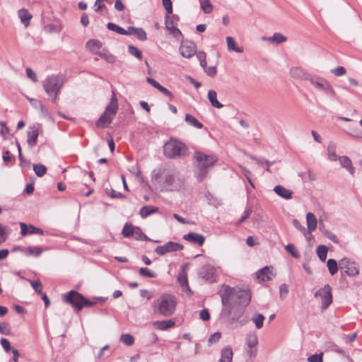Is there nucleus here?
<instances>
[{"instance_id":"nucleus-1","label":"nucleus","mask_w":362,"mask_h":362,"mask_svg":"<svg viewBox=\"0 0 362 362\" xmlns=\"http://www.w3.org/2000/svg\"><path fill=\"white\" fill-rule=\"evenodd\" d=\"M223 286L224 290L221 293L223 306L247 307L250 304L251 294L249 290L235 289L228 285H223Z\"/></svg>"},{"instance_id":"nucleus-2","label":"nucleus","mask_w":362,"mask_h":362,"mask_svg":"<svg viewBox=\"0 0 362 362\" xmlns=\"http://www.w3.org/2000/svg\"><path fill=\"white\" fill-rule=\"evenodd\" d=\"M194 165L195 166V177L201 182L208 175L209 170L218 162V158L214 155H208L201 151H195L193 156Z\"/></svg>"},{"instance_id":"nucleus-3","label":"nucleus","mask_w":362,"mask_h":362,"mask_svg":"<svg viewBox=\"0 0 362 362\" xmlns=\"http://www.w3.org/2000/svg\"><path fill=\"white\" fill-rule=\"evenodd\" d=\"M164 175V187L167 191L179 190L183 186L184 181L175 170H154L151 175V181L156 182L162 175Z\"/></svg>"},{"instance_id":"nucleus-4","label":"nucleus","mask_w":362,"mask_h":362,"mask_svg":"<svg viewBox=\"0 0 362 362\" xmlns=\"http://www.w3.org/2000/svg\"><path fill=\"white\" fill-rule=\"evenodd\" d=\"M176 297L169 293H163L154 302L153 311L164 317L171 316L175 311Z\"/></svg>"},{"instance_id":"nucleus-5","label":"nucleus","mask_w":362,"mask_h":362,"mask_svg":"<svg viewBox=\"0 0 362 362\" xmlns=\"http://www.w3.org/2000/svg\"><path fill=\"white\" fill-rule=\"evenodd\" d=\"M118 110V101L115 90H112L110 103L106 106L104 112L96 121L95 124L98 128L103 129L112 123Z\"/></svg>"},{"instance_id":"nucleus-6","label":"nucleus","mask_w":362,"mask_h":362,"mask_svg":"<svg viewBox=\"0 0 362 362\" xmlns=\"http://www.w3.org/2000/svg\"><path fill=\"white\" fill-rule=\"evenodd\" d=\"M187 146L177 139H171L163 146L164 155L170 159L185 158L187 155Z\"/></svg>"},{"instance_id":"nucleus-7","label":"nucleus","mask_w":362,"mask_h":362,"mask_svg":"<svg viewBox=\"0 0 362 362\" xmlns=\"http://www.w3.org/2000/svg\"><path fill=\"white\" fill-rule=\"evenodd\" d=\"M64 83V76L62 74L52 75L47 77L43 81V88L49 96L53 93H59Z\"/></svg>"},{"instance_id":"nucleus-8","label":"nucleus","mask_w":362,"mask_h":362,"mask_svg":"<svg viewBox=\"0 0 362 362\" xmlns=\"http://www.w3.org/2000/svg\"><path fill=\"white\" fill-rule=\"evenodd\" d=\"M341 272L349 276H356L359 274V269L355 262L351 261L348 257H344L339 262Z\"/></svg>"},{"instance_id":"nucleus-9","label":"nucleus","mask_w":362,"mask_h":362,"mask_svg":"<svg viewBox=\"0 0 362 362\" xmlns=\"http://www.w3.org/2000/svg\"><path fill=\"white\" fill-rule=\"evenodd\" d=\"M314 296H320L322 302L321 309H327L332 303V287L329 284L325 285L315 292Z\"/></svg>"},{"instance_id":"nucleus-10","label":"nucleus","mask_w":362,"mask_h":362,"mask_svg":"<svg viewBox=\"0 0 362 362\" xmlns=\"http://www.w3.org/2000/svg\"><path fill=\"white\" fill-rule=\"evenodd\" d=\"M83 296L74 291L71 290L69 292H68L66 294L64 295L63 300L64 302L70 304L76 311H80L82 310V299L83 298Z\"/></svg>"},{"instance_id":"nucleus-11","label":"nucleus","mask_w":362,"mask_h":362,"mask_svg":"<svg viewBox=\"0 0 362 362\" xmlns=\"http://www.w3.org/2000/svg\"><path fill=\"white\" fill-rule=\"evenodd\" d=\"M245 306H224L222 314L226 317L230 322L238 321L244 314Z\"/></svg>"},{"instance_id":"nucleus-12","label":"nucleus","mask_w":362,"mask_h":362,"mask_svg":"<svg viewBox=\"0 0 362 362\" xmlns=\"http://www.w3.org/2000/svg\"><path fill=\"white\" fill-rule=\"evenodd\" d=\"M199 276L209 283L216 282L218 278L217 268L211 264L204 265L199 272Z\"/></svg>"},{"instance_id":"nucleus-13","label":"nucleus","mask_w":362,"mask_h":362,"mask_svg":"<svg viewBox=\"0 0 362 362\" xmlns=\"http://www.w3.org/2000/svg\"><path fill=\"white\" fill-rule=\"evenodd\" d=\"M184 246L176 242L169 241L163 245H160L156 247L155 252L158 255L163 256L167 253L176 252L183 250Z\"/></svg>"},{"instance_id":"nucleus-14","label":"nucleus","mask_w":362,"mask_h":362,"mask_svg":"<svg viewBox=\"0 0 362 362\" xmlns=\"http://www.w3.org/2000/svg\"><path fill=\"white\" fill-rule=\"evenodd\" d=\"M179 50L183 57L190 58L196 53V45L192 42L182 43Z\"/></svg>"},{"instance_id":"nucleus-15","label":"nucleus","mask_w":362,"mask_h":362,"mask_svg":"<svg viewBox=\"0 0 362 362\" xmlns=\"http://www.w3.org/2000/svg\"><path fill=\"white\" fill-rule=\"evenodd\" d=\"M274 276L272 267L266 266L256 272L257 278L262 281H270Z\"/></svg>"},{"instance_id":"nucleus-16","label":"nucleus","mask_w":362,"mask_h":362,"mask_svg":"<svg viewBox=\"0 0 362 362\" xmlns=\"http://www.w3.org/2000/svg\"><path fill=\"white\" fill-rule=\"evenodd\" d=\"M38 135H39L38 127L35 124L30 126L29 127V129L27 132V136H28L27 142H28V146L30 148H33L36 145Z\"/></svg>"},{"instance_id":"nucleus-17","label":"nucleus","mask_w":362,"mask_h":362,"mask_svg":"<svg viewBox=\"0 0 362 362\" xmlns=\"http://www.w3.org/2000/svg\"><path fill=\"white\" fill-rule=\"evenodd\" d=\"M310 82L312 85H313L317 89L322 90L323 92H326L327 90L329 83L325 78L320 76H315L310 78Z\"/></svg>"},{"instance_id":"nucleus-18","label":"nucleus","mask_w":362,"mask_h":362,"mask_svg":"<svg viewBox=\"0 0 362 362\" xmlns=\"http://www.w3.org/2000/svg\"><path fill=\"white\" fill-rule=\"evenodd\" d=\"M290 74L293 78L296 79L308 80L310 81V78H312L305 69L299 66L292 67L290 69Z\"/></svg>"},{"instance_id":"nucleus-19","label":"nucleus","mask_w":362,"mask_h":362,"mask_svg":"<svg viewBox=\"0 0 362 362\" xmlns=\"http://www.w3.org/2000/svg\"><path fill=\"white\" fill-rule=\"evenodd\" d=\"M183 238L188 242L197 244L199 246H202L205 241L204 235L194 232L185 235Z\"/></svg>"},{"instance_id":"nucleus-20","label":"nucleus","mask_w":362,"mask_h":362,"mask_svg":"<svg viewBox=\"0 0 362 362\" xmlns=\"http://www.w3.org/2000/svg\"><path fill=\"white\" fill-rule=\"evenodd\" d=\"M274 191L278 196L283 199H290L292 198L293 192L284 186L276 185L274 187Z\"/></svg>"},{"instance_id":"nucleus-21","label":"nucleus","mask_w":362,"mask_h":362,"mask_svg":"<svg viewBox=\"0 0 362 362\" xmlns=\"http://www.w3.org/2000/svg\"><path fill=\"white\" fill-rule=\"evenodd\" d=\"M233 356L232 347L226 346L221 350L220 362H232Z\"/></svg>"},{"instance_id":"nucleus-22","label":"nucleus","mask_w":362,"mask_h":362,"mask_svg":"<svg viewBox=\"0 0 362 362\" xmlns=\"http://www.w3.org/2000/svg\"><path fill=\"white\" fill-rule=\"evenodd\" d=\"M338 160H339L341 165L346 168L349 173L351 175L354 173L355 168L352 165L351 159L348 156H339Z\"/></svg>"},{"instance_id":"nucleus-23","label":"nucleus","mask_w":362,"mask_h":362,"mask_svg":"<svg viewBox=\"0 0 362 362\" xmlns=\"http://www.w3.org/2000/svg\"><path fill=\"white\" fill-rule=\"evenodd\" d=\"M175 322L173 320L156 321L153 322L154 327L160 330H166L169 328L174 327Z\"/></svg>"},{"instance_id":"nucleus-24","label":"nucleus","mask_w":362,"mask_h":362,"mask_svg":"<svg viewBox=\"0 0 362 362\" xmlns=\"http://www.w3.org/2000/svg\"><path fill=\"white\" fill-rule=\"evenodd\" d=\"M18 13L21 22L25 27L28 26L30 23V19L32 18V15L25 8L20 9Z\"/></svg>"},{"instance_id":"nucleus-25","label":"nucleus","mask_w":362,"mask_h":362,"mask_svg":"<svg viewBox=\"0 0 362 362\" xmlns=\"http://www.w3.org/2000/svg\"><path fill=\"white\" fill-rule=\"evenodd\" d=\"M306 219H307V226H308V230L310 232L314 231L317 228V218L314 214L311 212H308L306 214Z\"/></svg>"},{"instance_id":"nucleus-26","label":"nucleus","mask_w":362,"mask_h":362,"mask_svg":"<svg viewBox=\"0 0 362 362\" xmlns=\"http://www.w3.org/2000/svg\"><path fill=\"white\" fill-rule=\"evenodd\" d=\"M207 97L211 103V105L213 107H216L218 109H220L223 107V105L217 100V93L215 90H209Z\"/></svg>"},{"instance_id":"nucleus-27","label":"nucleus","mask_w":362,"mask_h":362,"mask_svg":"<svg viewBox=\"0 0 362 362\" xmlns=\"http://www.w3.org/2000/svg\"><path fill=\"white\" fill-rule=\"evenodd\" d=\"M103 46L102 42L97 39L88 40L86 42V47L94 54L95 52H98V49L101 48Z\"/></svg>"},{"instance_id":"nucleus-28","label":"nucleus","mask_w":362,"mask_h":362,"mask_svg":"<svg viewBox=\"0 0 362 362\" xmlns=\"http://www.w3.org/2000/svg\"><path fill=\"white\" fill-rule=\"evenodd\" d=\"M158 211V209L157 207L147 205L141 208L139 214L143 218H145L148 216L157 212Z\"/></svg>"},{"instance_id":"nucleus-29","label":"nucleus","mask_w":362,"mask_h":362,"mask_svg":"<svg viewBox=\"0 0 362 362\" xmlns=\"http://www.w3.org/2000/svg\"><path fill=\"white\" fill-rule=\"evenodd\" d=\"M185 122L189 125L192 126L197 129H202L203 127V124L190 114L185 115Z\"/></svg>"},{"instance_id":"nucleus-30","label":"nucleus","mask_w":362,"mask_h":362,"mask_svg":"<svg viewBox=\"0 0 362 362\" xmlns=\"http://www.w3.org/2000/svg\"><path fill=\"white\" fill-rule=\"evenodd\" d=\"M226 42L228 50L234 51L238 53H242L243 52V48L237 46L234 39L232 37L228 36L226 37Z\"/></svg>"},{"instance_id":"nucleus-31","label":"nucleus","mask_w":362,"mask_h":362,"mask_svg":"<svg viewBox=\"0 0 362 362\" xmlns=\"http://www.w3.org/2000/svg\"><path fill=\"white\" fill-rule=\"evenodd\" d=\"M327 267L332 276L336 274L339 269V263L334 259H329L327 262Z\"/></svg>"},{"instance_id":"nucleus-32","label":"nucleus","mask_w":362,"mask_h":362,"mask_svg":"<svg viewBox=\"0 0 362 362\" xmlns=\"http://www.w3.org/2000/svg\"><path fill=\"white\" fill-rule=\"evenodd\" d=\"M43 252V249L40 246L28 247L25 248V254L26 255L34 256L38 257Z\"/></svg>"},{"instance_id":"nucleus-33","label":"nucleus","mask_w":362,"mask_h":362,"mask_svg":"<svg viewBox=\"0 0 362 362\" xmlns=\"http://www.w3.org/2000/svg\"><path fill=\"white\" fill-rule=\"evenodd\" d=\"M171 14H165V28H169L170 25H176L177 24V22L179 21V16L176 14L172 15Z\"/></svg>"},{"instance_id":"nucleus-34","label":"nucleus","mask_w":362,"mask_h":362,"mask_svg":"<svg viewBox=\"0 0 362 362\" xmlns=\"http://www.w3.org/2000/svg\"><path fill=\"white\" fill-rule=\"evenodd\" d=\"M136 228V226H134L132 223H126L122 231V235L125 238L132 237Z\"/></svg>"},{"instance_id":"nucleus-35","label":"nucleus","mask_w":362,"mask_h":362,"mask_svg":"<svg viewBox=\"0 0 362 362\" xmlns=\"http://www.w3.org/2000/svg\"><path fill=\"white\" fill-rule=\"evenodd\" d=\"M132 236L136 240L151 241V239L144 234L142 230L138 226L135 228Z\"/></svg>"},{"instance_id":"nucleus-36","label":"nucleus","mask_w":362,"mask_h":362,"mask_svg":"<svg viewBox=\"0 0 362 362\" xmlns=\"http://www.w3.org/2000/svg\"><path fill=\"white\" fill-rule=\"evenodd\" d=\"M177 281H179L180 286L182 287V288H185L186 287L187 289L191 292V290L189 288V284H188V280H187V274L186 272H185V267H182V274H180L177 276Z\"/></svg>"},{"instance_id":"nucleus-37","label":"nucleus","mask_w":362,"mask_h":362,"mask_svg":"<svg viewBox=\"0 0 362 362\" xmlns=\"http://www.w3.org/2000/svg\"><path fill=\"white\" fill-rule=\"evenodd\" d=\"M246 342L249 348L252 349L257 345V336L255 333H250L247 335Z\"/></svg>"},{"instance_id":"nucleus-38","label":"nucleus","mask_w":362,"mask_h":362,"mask_svg":"<svg viewBox=\"0 0 362 362\" xmlns=\"http://www.w3.org/2000/svg\"><path fill=\"white\" fill-rule=\"evenodd\" d=\"M327 251L328 248L325 245H320L317 247L316 253L321 261L324 262L326 260Z\"/></svg>"},{"instance_id":"nucleus-39","label":"nucleus","mask_w":362,"mask_h":362,"mask_svg":"<svg viewBox=\"0 0 362 362\" xmlns=\"http://www.w3.org/2000/svg\"><path fill=\"white\" fill-rule=\"evenodd\" d=\"M165 29L169 30L170 33L172 34L178 41H182L183 40V35L176 25H170L169 28Z\"/></svg>"},{"instance_id":"nucleus-40","label":"nucleus","mask_w":362,"mask_h":362,"mask_svg":"<svg viewBox=\"0 0 362 362\" xmlns=\"http://www.w3.org/2000/svg\"><path fill=\"white\" fill-rule=\"evenodd\" d=\"M94 54L99 56L102 59L106 60L108 63H114L115 62V57L107 52H95Z\"/></svg>"},{"instance_id":"nucleus-41","label":"nucleus","mask_w":362,"mask_h":362,"mask_svg":"<svg viewBox=\"0 0 362 362\" xmlns=\"http://www.w3.org/2000/svg\"><path fill=\"white\" fill-rule=\"evenodd\" d=\"M265 317L261 313L255 314L252 318V322L255 323L257 329H261L263 327V322Z\"/></svg>"},{"instance_id":"nucleus-42","label":"nucleus","mask_w":362,"mask_h":362,"mask_svg":"<svg viewBox=\"0 0 362 362\" xmlns=\"http://www.w3.org/2000/svg\"><path fill=\"white\" fill-rule=\"evenodd\" d=\"M201 8L204 13L209 14L213 11V6L209 0H199Z\"/></svg>"},{"instance_id":"nucleus-43","label":"nucleus","mask_w":362,"mask_h":362,"mask_svg":"<svg viewBox=\"0 0 362 362\" xmlns=\"http://www.w3.org/2000/svg\"><path fill=\"white\" fill-rule=\"evenodd\" d=\"M139 274L140 276L144 277L156 278L157 276V274L155 272L151 271L147 267L140 268L139 270Z\"/></svg>"},{"instance_id":"nucleus-44","label":"nucleus","mask_w":362,"mask_h":362,"mask_svg":"<svg viewBox=\"0 0 362 362\" xmlns=\"http://www.w3.org/2000/svg\"><path fill=\"white\" fill-rule=\"evenodd\" d=\"M120 341L127 346H132L134 343V337L130 334H122L120 337Z\"/></svg>"},{"instance_id":"nucleus-45","label":"nucleus","mask_w":362,"mask_h":362,"mask_svg":"<svg viewBox=\"0 0 362 362\" xmlns=\"http://www.w3.org/2000/svg\"><path fill=\"white\" fill-rule=\"evenodd\" d=\"M105 192L107 195L110 197L111 198H118V199H124L126 197L125 195H124L121 192H116L112 188H105Z\"/></svg>"},{"instance_id":"nucleus-46","label":"nucleus","mask_w":362,"mask_h":362,"mask_svg":"<svg viewBox=\"0 0 362 362\" xmlns=\"http://www.w3.org/2000/svg\"><path fill=\"white\" fill-rule=\"evenodd\" d=\"M33 170L37 177H42L47 172V168L42 164H34Z\"/></svg>"},{"instance_id":"nucleus-47","label":"nucleus","mask_w":362,"mask_h":362,"mask_svg":"<svg viewBox=\"0 0 362 362\" xmlns=\"http://www.w3.org/2000/svg\"><path fill=\"white\" fill-rule=\"evenodd\" d=\"M107 28L108 30H112V31H115L120 35H124V34H126V30L122 28V27L116 25L115 23H108L107 24Z\"/></svg>"},{"instance_id":"nucleus-48","label":"nucleus","mask_w":362,"mask_h":362,"mask_svg":"<svg viewBox=\"0 0 362 362\" xmlns=\"http://www.w3.org/2000/svg\"><path fill=\"white\" fill-rule=\"evenodd\" d=\"M269 40L276 44H281L286 41V37L280 33H275Z\"/></svg>"},{"instance_id":"nucleus-49","label":"nucleus","mask_w":362,"mask_h":362,"mask_svg":"<svg viewBox=\"0 0 362 362\" xmlns=\"http://www.w3.org/2000/svg\"><path fill=\"white\" fill-rule=\"evenodd\" d=\"M127 49L130 54L134 56L138 59L141 60L142 59V52L137 47L134 45H129Z\"/></svg>"},{"instance_id":"nucleus-50","label":"nucleus","mask_w":362,"mask_h":362,"mask_svg":"<svg viewBox=\"0 0 362 362\" xmlns=\"http://www.w3.org/2000/svg\"><path fill=\"white\" fill-rule=\"evenodd\" d=\"M286 250L291 254V255L294 258H299L300 257L298 251L296 250L294 245L288 244L285 247Z\"/></svg>"},{"instance_id":"nucleus-51","label":"nucleus","mask_w":362,"mask_h":362,"mask_svg":"<svg viewBox=\"0 0 362 362\" xmlns=\"http://www.w3.org/2000/svg\"><path fill=\"white\" fill-rule=\"evenodd\" d=\"M31 286L35 290L36 293H37L39 295L41 294L42 291V285L40 281L36 280V281H31L28 280Z\"/></svg>"},{"instance_id":"nucleus-52","label":"nucleus","mask_w":362,"mask_h":362,"mask_svg":"<svg viewBox=\"0 0 362 362\" xmlns=\"http://www.w3.org/2000/svg\"><path fill=\"white\" fill-rule=\"evenodd\" d=\"M134 36L136 37V38L141 41H145L147 40V35L146 31L141 28H138L136 30L134 33Z\"/></svg>"},{"instance_id":"nucleus-53","label":"nucleus","mask_w":362,"mask_h":362,"mask_svg":"<svg viewBox=\"0 0 362 362\" xmlns=\"http://www.w3.org/2000/svg\"><path fill=\"white\" fill-rule=\"evenodd\" d=\"M322 233H323V235L327 238H328L329 240H332L333 243H334L336 244H339V240L337 238V236L335 234H334L332 232H331L330 230H325L322 232Z\"/></svg>"},{"instance_id":"nucleus-54","label":"nucleus","mask_w":362,"mask_h":362,"mask_svg":"<svg viewBox=\"0 0 362 362\" xmlns=\"http://www.w3.org/2000/svg\"><path fill=\"white\" fill-rule=\"evenodd\" d=\"M339 157L335 152V147L334 146L329 145L328 146V158L331 160H337L339 159Z\"/></svg>"},{"instance_id":"nucleus-55","label":"nucleus","mask_w":362,"mask_h":362,"mask_svg":"<svg viewBox=\"0 0 362 362\" xmlns=\"http://www.w3.org/2000/svg\"><path fill=\"white\" fill-rule=\"evenodd\" d=\"M0 333L4 335H9L11 333V328L9 324L7 322H0Z\"/></svg>"},{"instance_id":"nucleus-56","label":"nucleus","mask_w":362,"mask_h":362,"mask_svg":"<svg viewBox=\"0 0 362 362\" xmlns=\"http://www.w3.org/2000/svg\"><path fill=\"white\" fill-rule=\"evenodd\" d=\"M162 4L166 11L165 14L173 13V4L171 0H162Z\"/></svg>"},{"instance_id":"nucleus-57","label":"nucleus","mask_w":362,"mask_h":362,"mask_svg":"<svg viewBox=\"0 0 362 362\" xmlns=\"http://www.w3.org/2000/svg\"><path fill=\"white\" fill-rule=\"evenodd\" d=\"M18 158H19V160H20V165L23 168H30V160H26L23 157V154H22V151H20V155H18Z\"/></svg>"},{"instance_id":"nucleus-58","label":"nucleus","mask_w":362,"mask_h":362,"mask_svg":"<svg viewBox=\"0 0 362 362\" xmlns=\"http://www.w3.org/2000/svg\"><path fill=\"white\" fill-rule=\"evenodd\" d=\"M221 338V333L220 332H216L209 337V338L208 339V342H209V344H212L218 342Z\"/></svg>"},{"instance_id":"nucleus-59","label":"nucleus","mask_w":362,"mask_h":362,"mask_svg":"<svg viewBox=\"0 0 362 362\" xmlns=\"http://www.w3.org/2000/svg\"><path fill=\"white\" fill-rule=\"evenodd\" d=\"M158 90L161 92L163 95H165L166 97L169 98L170 100H173L174 98L173 94L166 88H165L163 86H160Z\"/></svg>"},{"instance_id":"nucleus-60","label":"nucleus","mask_w":362,"mask_h":362,"mask_svg":"<svg viewBox=\"0 0 362 362\" xmlns=\"http://www.w3.org/2000/svg\"><path fill=\"white\" fill-rule=\"evenodd\" d=\"M331 72L337 76H341L346 74V69L343 66H337L332 69Z\"/></svg>"},{"instance_id":"nucleus-61","label":"nucleus","mask_w":362,"mask_h":362,"mask_svg":"<svg viewBox=\"0 0 362 362\" xmlns=\"http://www.w3.org/2000/svg\"><path fill=\"white\" fill-rule=\"evenodd\" d=\"M25 71H26L27 76L30 79H31L33 82L37 81V75L31 68L27 67Z\"/></svg>"},{"instance_id":"nucleus-62","label":"nucleus","mask_w":362,"mask_h":362,"mask_svg":"<svg viewBox=\"0 0 362 362\" xmlns=\"http://www.w3.org/2000/svg\"><path fill=\"white\" fill-rule=\"evenodd\" d=\"M309 362H323L322 354H314L308 358Z\"/></svg>"},{"instance_id":"nucleus-63","label":"nucleus","mask_w":362,"mask_h":362,"mask_svg":"<svg viewBox=\"0 0 362 362\" xmlns=\"http://www.w3.org/2000/svg\"><path fill=\"white\" fill-rule=\"evenodd\" d=\"M204 71L210 77H214L217 73L216 67L214 66L206 67Z\"/></svg>"},{"instance_id":"nucleus-64","label":"nucleus","mask_w":362,"mask_h":362,"mask_svg":"<svg viewBox=\"0 0 362 362\" xmlns=\"http://www.w3.org/2000/svg\"><path fill=\"white\" fill-rule=\"evenodd\" d=\"M199 317L202 320L207 321L210 319L211 315L209 310L204 308L200 311Z\"/></svg>"}]
</instances>
